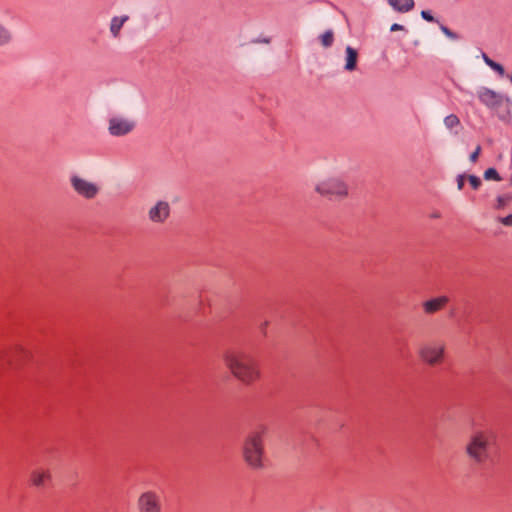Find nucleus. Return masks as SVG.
<instances>
[{"label":"nucleus","mask_w":512,"mask_h":512,"mask_svg":"<svg viewBox=\"0 0 512 512\" xmlns=\"http://www.w3.org/2000/svg\"><path fill=\"white\" fill-rule=\"evenodd\" d=\"M484 178L486 180H495V181H500L501 180V177H500L499 173L497 172V170L495 168H488L484 172Z\"/></svg>","instance_id":"f3484780"},{"label":"nucleus","mask_w":512,"mask_h":512,"mask_svg":"<svg viewBox=\"0 0 512 512\" xmlns=\"http://www.w3.org/2000/svg\"><path fill=\"white\" fill-rule=\"evenodd\" d=\"M135 507L137 512H161L160 494L154 490H144L137 496Z\"/></svg>","instance_id":"0eeeda50"},{"label":"nucleus","mask_w":512,"mask_h":512,"mask_svg":"<svg viewBox=\"0 0 512 512\" xmlns=\"http://www.w3.org/2000/svg\"><path fill=\"white\" fill-rule=\"evenodd\" d=\"M390 6L401 13L408 12L414 7V0H388Z\"/></svg>","instance_id":"ddd939ff"},{"label":"nucleus","mask_w":512,"mask_h":512,"mask_svg":"<svg viewBox=\"0 0 512 512\" xmlns=\"http://www.w3.org/2000/svg\"><path fill=\"white\" fill-rule=\"evenodd\" d=\"M445 344L430 342L422 345L418 351L420 359L429 366H436L443 362L445 357Z\"/></svg>","instance_id":"39448f33"},{"label":"nucleus","mask_w":512,"mask_h":512,"mask_svg":"<svg viewBox=\"0 0 512 512\" xmlns=\"http://www.w3.org/2000/svg\"><path fill=\"white\" fill-rule=\"evenodd\" d=\"M315 191L321 196H335L339 198L348 195L347 185L338 177H327L318 181Z\"/></svg>","instance_id":"20e7f679"},{"label":"nucleus","mask_w":512,"mask_h":512,"mask_svg":"<svg viewBox=\"0 0 512 512\" xmlns=\"http://www.w3.org/2000/svg\"><path fill=\"white\" fill-rule=\"evenodd\" d=\"M390 30L392 32L400 31V30H403V26L395 23V24L391 25Z\"/></svg>","instance_id":"cd10ccee"},{"label":"nucleus","mask_w":512,"mask_h":512,"mask_svg":"<svg viewBox=\"0 0 512 512\" xmlns=\"http://www.w3.org/2000/svg\"><path fill=\"white\" fill-rule=\"evenodd\" d=\"M268 428L259 425L248 433L242 446V456L245 463L252 469L259 470L263 468L264 456V438Z\"/></svg>","instance_id":"f03ea898"},{"label":"nucleus","mask_w":512,"mask_h":512,"mask_svg":"<svg viewBox=\"0 0 512 512\" xmlns=\"http://www.w3.org/2000/svg\"><path fill=\"white\" fill-rule=\"evenodd\" d=\"M128 20V16L123 17H115L111 21L110 30L114 37H117L119 35L120 29L123 26V24Z\"/></svg>","instance_id":"2eb2a0df"},{"label":"nucleus","mask_w":512,"mask_h":512,"mask_svg":"<svg viewBox=\"0 0 512 512\" xmlns=\"http://www.w3.org/2000/svg\"><path fill=\"white\" fill-rule=\"evenodd\" d=\"M421 16H422L425 20H427V21H430V22L434 21L433 16H432L428 11H422V12H421Z\"/></svg>","instance_id":"bb28decb"},{"label":"nucleus","mask_w":512,"mask_h":512,"mask_svg":"<svg viewBox=\"0 0 512 512\" xmlns=\"http://www.w3.org/2000/svg\"><path fill=\"white\" fill-rule=\"evenodd\" d=\"M8 41V35L5 28L0 24V45Z\"/></svg>","instance_id":"4be33fe9"},{"label":"nucleus","mask_w":512,"mask_h":512,"mask_svg":"<svg viewBox=\"0 0 512 512\" xmlns=\"http://www.w3.org/2000/svg\"><path fill=\"white\" fill-rule=\"evenodd\" d=\"M320 39H321V44L324 47L331 46L332 43H333V40H334V33H333V31L332 30L326 31L324 34L321 35Z\"/></svg>","instance_id":"dca6fc26"},{"label":"nucleus","mask_w":512,"mask_h":512,"mask_svg":"<svg viewBox=\"0 0 512 512\" xmlns=\"http://www.w3.org/2000/svg\"><path fill=\"white\" fill-rule=\"evenodd\" d=\"M483 59H484L485 63H486L487 65H489V66H490V63L494 62V61H493V60H491V59H490L486 54H483Z\"/></svg>","instance_id":"c85d7f7f"},{"label":"nucleus","mask_w":512,"mask_h":512,"mask_svg":"<svg viewBox=\"0 0 512 512\" xmlns=\"http://www.w3.org/2000/svg\"><path fill=\"white\" fill-rule=\"evenodd\" d=\"M444 123L447 128H453V127L459 125L460 121L456 115L451 114L444 119Z\"/></svg>","instance_id":"a211bd4d"},{"label":"nucleus","mask_w":512,"mask_h":512,"mask_svg":"<svg viewBox=\"0 0 512 512\" xmlns=\"http://www.w3.org/2000/svg\"><path fill=\"white\" fill-rule=\"evenodd\" d=\"M489 446V435L484 431H476L470 436L465 453L474 463L481 464L488 458Z\"/></svg>","instance_id":"7ed1b4c3"},{"label":"nucleus","mask_w":512,"mask_h":512,"mask_svg":"<svg viewBox=\"0 0 512 512\" xmlns=\"http://www.w3.org/2000/svg\"><path fill=\"white\" fill-rule=\"evenodd\" d=\"M509 78H510V81L512 82V75H510Z\"/></svg>","instance_id":"2f4dec72"},{"label":"nucleus","mask_w":512,"mask_h":512,"mask_svg":"<svg viewBox=\"0 0 512 512\" xmlns=\"http://www.w3.org/2000/svg\"><path fill=\"white\" fill-rule=\"evenodd\" d=\"M490 67L493 70H495L497 73H499L501 76H503L504 73H505L504 67L501 64L497 63V62L490 63Z\"/></svg>","instance_id":"412c9836"},{"label":"nucleus","mask_w":512,"mask_h":512,"mask_svg":"<svg viewBox=\"0 0 512 512\" xmlns=\"http://www.w3.org/2000/svg\"><path fill=\"white\" fill-rule=\"evenodd\" d=\"M52 479L51 472L48 469H35L30 473V482L36 488H44Z\"/></svg>","instance_id":"9b49d317"},{"label":"nucleus","mask_w":512,"mask_h":512,"mask_svg":"<svg viewBox=\"0 0 512 512\" xmlns=\"http://www.w3.org/2000/svg\"><path fill=\"white\" fill-rule=\"evenodd\" d=\"M267 324V322H264L263 328H266Z\"/></svg>","instance_id":"7c9ffc66"},{"label":"nucleus","mask_w":512,"mask_h":512,"mask_svg":"<svg viewBox=\"0 0 512 512\" xmlns=\"http://www.w3.org/2000/svg\"><path fill=\"white\" fill-rule=\"evenodd\" d=\"M267 324V322H264L263 328H266Z\"/></svg>","instance_id":"c756f323"},{"label":"nucleus","mask_w":512,"mask_h":512,"mask_svg":"<svg viewBox=\"0 0 512 512\" xmlns=\"http://www.w3.org/2000/svg\"><path fill=\"white\" fill-rule=\"evenodd\" d=\"M134 122L121 117H113L109 120V133L113 136H123L134 129Z\"/></svg>","instance_id":"1a4fd4ad"},{"label":"nucleus","mask_w":512,"mask_h":512,"mask_svg":"<svg viewBox=\"0 0 512 512\" xmlns=\"http://www.w3.org/2000/svg\"><path fill=\"white\" fill-rule=\"evenodd\" d=\"M441 30L442 32L447 35L448 37L450 38H456V35L455 33H453L451 30H449L447 27L445 26H441Z\"/></svg>","instance_id":"393cba45"},{"label":"nucleus","mask_w":512,"mask_h":512,"mask_svg":"<svg viewBox=\"0 0 512 512\" xmlns=\"http://www.w3.org/2000/svg\"><path fill=\"white\" fill-rule=\"evenodd\" d=\"M480 153H481V146H480V145H478V146L475 148L474 152L470 155V161H471V162H473V163H475V162L477 161V159H478V157H479Z\"/></svg>","instance_id":"5701e85b"},{"label":"nucleus","mask_w":512,"mask_h":512,"mask_svg":"<svg viewBox=\"0 0 512 512\" xmlns=\"http://www.w3.org/2000/svg\"><path fill=\"white\" fill-rule=\"evenodd\" d=\"M346 53H347V58H346L345 69L348 71H353L356 68L358 53L354 48H352L350 46H348L346 48Z\"/></svg>","instance_id":"4468645a"},{"label":"nucleus","mask_w":512,"mask_h":512,"mask_svg":"<svg viewBox=\"0 0 512 512\" xmlns=\"http://www.w3.org/2000/svg\"><path fill=\"white\" fill-rule=\"evenodd\" d=\"M468 180L474 189H477L481 185V180L475 175H469Z\"/></svg>","instance_id":"aec40b11"},{"label":"nucleus","mask_w":512,"mask_h":512,"mask_svg":"<svg viewBox=\"0 0 512 512\" xmlns=\"http://www.w3.org/2000/svg\"><path fill=\"white\" fill-rule=\"evenodd\" d=\"M70 184L77 195L87 200L96 198L100 192V186L98 183L78 174L71 176Z\"/></svg>","instance_id":"423d86ee"},{"label":"nucleus","mask_w":512,"mask_h":512,"mask_svg":"<svg viewBox=\"0 0 512 512\" xmlns=\"http://www.w3.org/2000/svg\"><path fill=\"white\" fill-rule=\"evenodd\" d=\"M501 223H503L506 226L512 225V214H509L508 216L500 219Z\"/></svg>","instance_id":"b1692460"},{"label":"nucleus","mask_w":512,"mask_h":512,"mask_svg":"<svg viewBox=\"0 0 512 512\" xmlns=\"http://www.w3.org/2000/svg\"><path fill=\"white\" fill-rule=\"evenodd\" d=\"M170 216V205L167 201L160 200L148 210V218L152 223H163Z\"/></svg>","instance_id":"6e6552de"},{"label":"nucleus","mask_w":512,"mask_h":512,"mask_svg":"<svg viewBox=\"0 0 512 512\" xmlns=\"http://www.w3.org/2000/svg\"><path fill=\"white\" fill-rule=\"evenodd\" d=\"M222 360L231 375L244 385H252L261 377L258 362L246 351L228 349L223 352Z\"/></svg>","instance_id":"f257e3e1"},{"label":"nucleus","mask_w":512,"mask_h":512,"mask_svg":"<svg viewBox=\"0 0 512 512\" xmlns=\"http://www.w3.org/2000/svg\"><path fill=\"white\" fill-rule=\"evenodd\" d=\"M464 179H465V176L464 175H459L458 178H457V188L458 190H462L463 187H464Z\"/></svg>","instance_id":"a878e982"},{"label":"nucleus","mask_w":512,"mask_h":512,"mask_svg":"<svg viewBox=\"0 0 512 512\" xmlns=\"http://www.w3.org/2000/svg\"><path fill=\"white\" fill-rule=\"evenodd\" d=\"M479 98L484 104L491 107L499 106L503 102V96L490 89H483L479 94Z\"/></svg>","instance_id":"f8f14e48"},{"label":"nucleus","mask_w":512,"mask_h":512,"mask_svg":"<svg viewBox=\"0 0 512 512\" xmlns=\"http://www.w3.org/2000/svg\"><path fill=\"white\" fill-rule=\"evenodd\" d=\"M510 201H512L511 195H503L497 197V208L505 207Z\"/></svg>","instance_id":"6ab92c4d"},{"label":"nucleus","mask_w":512,"mask_h":512,"mask_svg":"<svg viewBox=\"0 0 512 512\" xmlns=\"http://www.w3.org/2000/svg\"><path fill=\"white\" fill-rule=\"evenodd\" d=\"M448 302L449 298L442 295L424 301L422 303V308L426 315H432L444 309Z\"/></svg>","instance_id":"9d476101"}]
</instances>
